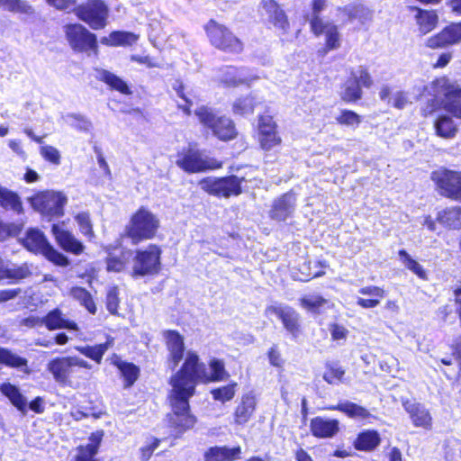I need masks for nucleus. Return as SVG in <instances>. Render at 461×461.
Listing matches in <instances>:
<instances>
[{"mask_svg": "<svg viewBox=\"0 0 461 461\" xmlns=\"http://www.w3.org/2000/svg\"><path fill=\"white\" fill-rule=\"evenodd\" d=\"M169 384V401L174 412L171 422L181 433L193 428L196 422L195 417L189 413V399L194 394V384L192 379L182 378L181 374L173 375Z\"/></svg>", "mask_w": 461, "mask_h": 461, "instance_id": "obj_1", "label": "nucleus"}, {"mask_svg": "<svg viewBox=\"0 0 461 461\" xmlns=\"http://www.w3.org/2000/svg\"><path fill=\"white\" fill-rule=\"evenodd\" d=\"M426 91L433 99L424 109L425 115L432 113L435 109L442 105L445 110L461 118V88L450 82L447 77H439L426 86Z\"/></svg>", "mask_w": 461, "mask_h": 461, "instance_id": "obj_2", "label": "nucleus"}, {"mask_svg": "<svg viewBox=\"0 0 461 461\" xmlns=\"http://www.w3.org/2000/svg\"><path fill=\"white\" fill-rule=\"evenodd\" d=\"M209 368L210 373H207L205 366L200 362L198 355L193 351H188L181 369L176 374H181L182 378L192 379L194 384V392L195 386L199 382L223 381L230 376L225 370L222 360L212 358L209 361Z\"/></svg>", "mask_w": 461, "mask_h": 461, "instance_id": "obj_3", "label": "nucleus"}, {"mask_svg": "<svg viewBox=\"0 0 461 461\" xmlns=\"http://www.w3.org/2000/svg\"><path fill=\"white\" fill-rule=\"evenodd\" d=\"M91 367L87 361L76 356L55 357L47 365V370L52 375L56 383L74 389L80 387L79 379H86L79 369Z\"/></svg>", "mask_w": 461, "mask_h": 461, "instance_id": "obj_4", "label": "nucleus"}, {"mask_svg": "<svg viewBox=\"0 0 461 461\" xmlns=\"http://www.w3.org/2000/svg\"><path fill=\"white\" fill-rule=\"evenodd\" d=\"M159 228V219L153 212L140 207L131 217L124 229V236L134 245L147 240L153 239Z\"/></svg>", "mask_w": 461, "mask_h": 461, "instance_id": "obj_5", "label": "nucleus"}, {"mask_svg": "<svg viewBox=\"0 0 461 461\" xmlns=\"http://www.w3.org/2000/svg\"><path fill=\"white\" fill-rule=\"evenodd\" d=\"M210 43L227 53L239 54L243 50L242 41L227 27L210 20L204 26Z\"/></svg>", "mask_w": 461, "mask_h": 461, "instance_id": "obj_6", "label": "nucleus"}, {"mask_svg": "<svg viewBox=\"0 0 461 461\" xmlns=\"http://www.w3.org/2000/svg\"><path fill=\"white\" fill-rule=\"evenodd\" d=\"M199 122L206 128L212 130L214 136L221 140H229L237 135L233 122L226 117L215 113L211 108L201 106L194 112Z\"/></svg>", "mask_w": 461, "mask_h": 461, "instance_id": "obj_7", "label": "nucleus"}, {"mask_svg": "<svg viewBox=\"0 0 461 461\" xmlns=\"http://www.w3.org/2000/svg\"><path fill=\"white\" fill-rule=\"evenodd\" d=\"M248 182L244 176H230L227 177H205L199 181L198 185L207 194L229 198L242 193L241 184Z\"/></svg>", "mask_w": 461, "mask_h": 461, "instance_id": "obj_8", "label": "nucleus"}, {"mask_svg": "<svg viewBox=\"0 0 461 461\" xmlns=\"http://www.w3.org/2000/svg\"><path fill=\"white\" fill-rule=\"evenodd\" d=\"M161 249L155 244L149 245L145 249L136 250L132 265V276H153L159 272Z\"/></svg>", "mask_w": 461, "mask_h": 461, "instance_id": "obj_9", "label": "nucleus"}, {"mask_svg": "<svg viewBox=\"0 0 461 461\" xmlns=\"http://www.w3.org/2000/svg\"><path fill=\"white\" fill-rule=\"evenodd\" d=\"M23 244L28 250L44 255L56 265L64 267L68 264V258L57 251L49 243L44 234L37 229H31L27 231Z\"/></svg>", "mask_w": 461, "mask_h": 461, "instance_id": "obj_10", "label": "nucleus"}, {"mask_svg": "<svg viewBox=\"0 0 461 461\" xmlns=\"http://www.w3.org/2000/svg\"><path fill=\"white\" fill-rule=\"evenodd\" d=\"M66 39L74 51L98 53V44L95 34L79 23L64 26Z\"/></svg>", "mask_w": 461, "mask_h": 461, "instance_id": "obj_11", "label": "nucleus"}, {"mask_svg": "<svg viewBox=\"0 0 461 461\" xmlns=\"http://www.w3.org/2000/svg\"><path fill=\"white\" fill-rule=\"evenodd\" d=\"M74 12L93 30H101L107 24L109 8L103 0H87L78 5Z\"/></svg>", "mask_w": 461, "mask_h": 461, "instance_id": "obj_12", "label": "nucleus"}, {"mask_svg": "<svg viewBox=\"0 0 461 461\" xmlns=\"http://www.w3.org/2000/svg\"><path fill=\"white\" fill-rule=\"evenodd\" d=\"M176 164L187 173L213 170L222 167V163L221 161L194 149H188L182 154H179Z\"/></svg>", "mask_w": 461, "mask_h": 461, "instance_id": "obj_13", "label": "nucleus"}, {"mask_svg": "<svg viewBox=\"0 0 461 461\" xmlns=\"http://www.w3.org/2000/svg\"><path fill=\"white\" fill-rule=\"evenodd\" d=\"M30 201L32 206L41 214L60 217L64 214L68 199L60 192L45 191L33 195Z\"/></svg>", "mask_w": 461, "mask_h": 461, "instance_id": "obj_14", "label": "nucleus"}, {"mask_svg": "<svg viewBox=\"0 0 461 461\" xmlns=\"http://www.w3.org/2000/svg\"><path fill=\"white\" fill-rule=\"evenodd\" d=\"M430 177L444 195L461 201V172L442 168L432 172Z\"/></svg>", "mask_w": 461, "mask_h": 461, "instance_id": "obj_15", "label": "nucleus"}, {"mask_svg": "<svg viewBox=\"0 0 461 461\" xmlns=\"http://www.w3.org/2000/svg\"><path fill=\"white\" fill-rule=\"evenodd\" d=\"M266 314H275L282 321L285 329L297 339L301 333L300 314L291 306L283 303H275L267 306Z\"/></svg>", "mask_w": 461, "mask_h": 461, "instance_id": "obj_16", "label": "nucleus"}, {"mask_svg": "<svg viewBox=\"0 0 461 461\" xmlns=\"http://www.w3.org/2000/svg\"><path fill=\"white\" fill-rule=\"evenodd\" d=\"M258 79L246 68L224 67L219 69L217 80L226 86L249 85Z\"/></svg>", "mask_w": 461, "mask_h": 461, "instance_id": "obj_17", "label": "nucleus"}, {"mask_svg": "<svg viewBox=\"0 0 461 461\" xmlns=\"http://www.w3.org/2000/svg\"><path fill=\"white\" fill-rule=\"evenodd\" d=\"M259 143L264 150H271L282 140L276 131V123L270 115H262L258 120Z\"/></svg>", "mask_w": 461, "mask_h": 461, "instance_id": "obj_18", "label": "nucleus"}, {"mask_svg": "<svg viewBox=\"0 0 461 461\" xmlns=\"http://www.w3.org/2000/svg\"><path fill=\"white\" fill-rule=\"evenodd\" d=\"M402 404L415 427L429 429L432 417L426 406L414 399H402Z\"/></svg>", "mask_w": 461, "mask_h": 461, "instance_id": "obj_19", "label": "nucleus"}, {"mask_svg": "<svg viewBox=\"0 0 461 461\" xmlns=\"http://www.w3.org/2000/svg\"><path fill=\"white\" fill-rule=\"evenodd\" d=\"M164 339L169 352L168 366L173 370L183 359L185 349L184 338L177 331L167 330L164 332Z\"/></svg>", "mask_w": 461, "mask_h": 461, "instance_id": "obj_20", "label": "nucleus"}, {"mask_svg": "<svg viewBox=\"0 0 461 461\" xmlns=\"http://www.w3.org/2000/svg\"><path fill=\"white\" fill-rule=\"evenodd\" d=\"M295 203L296 197L294 193L284 194L273 202L269 216L271 219L278 221H285L293 214Z\"/></svg>", "mask_w": 461, "mask_h": 461, "instance_id": "obj_21", "label": "nucleus"}, {"mask_svg": "<svg viewBox=\"0 0 461 461\" xmlns=\"http://www.w3.org/2000/svg\"><path fill=\"white\" fill-rule=\"evenodd\" d=\"M51 231L56 241L64 250L76 255L83 252L84 245L70 231L64 228V224H53Z\"/></svg>", "mask_w": 461, "mask_h": 461, "instance_id": "obj_22", "label": "nucleus"}, {"mask_svg": "<svg viewBox=\"0 0 461 461\" xmlns=\"http://www.w3.org/2000/svg\"><path fill=\"white\" fill-rule=\"evenodd\" d=\"M262 15H267V21L276 29L286 32L288 28V21L285 14L274 0H262Z\"/></svg>", "mask_w": 461, "mask_h": 461, "instance_id": "obj_23", "label": "nucleus"}, {"mask_svg": "<svg viewBox=\"0 0 461 461\" xmlns=\"http://www.w3.org/2000/svg\"><path fill=\"white\" fill-rule=\"evenodd\" d=\"M310 428L316 438H333L339 430V422L335 419L316 417L311 420Z\"/></svg>", "mask_w": 461, "mask_h": 461, "instance_id": "obj_24", "label": "nucleus"}, {"mask_svg": "<svg viewBox=\"0 0 461 461\" xmlns=\"http://www.w3.org/2000/svg\"><path fill=\"white\" fill-rule=\"evenodd\" d=\"M257 406V401L252 393H246L241 397L240 402L236 407L234 412V421L236 424L243 425L252 417Z\"/></svg>", "mask_w": 461, "mask_h": 461, "instance_id": "obj_25", "label": "nucleus"}, {"mask_svg": "<svg viewBox=\"0 0 461 461\" xmlns=\"http://www.w3.org/2000/svg\"><path fill=\"white\" fill-rule=\"evenodd\" d=\"M240 447H213L209 448L204 455L205 461H234L240 458Z\"/></svg>", "mask_w": 461, "mask_h": 461, "instance_id": "obj_26", "label": "nucleus"}, {"mask_svg": "<svg viewBox=\"0 0 461 461\" xmlns=\"http://www.w3.org/2000/svg\"><path fill=\"white\" fill-rule=\"evenodd\" d=\"M41 322H44V325L50 330L58 329H77V324L65 319L59 309L50 312L44 318H42Z\"/></svg>", "mask_w": 461, "mask_h": 461, "instance_id": "obj_27", "label": "nucleus"}, {"mask_svg": "<svg viewBox=\"0 0 461 461\" xmlns=\"http://www.w3.org/2000/svg\"><path fill=\"white\" fill-rule=\"evenodd\" d=\"M114 339L108 337L104 343L97 344L95 346L78 347L77 349L86 357L95 361L97 364L102 362L103 356L105 352L113 346Z\"/></svg>", "mask_w": 461, "mask_h": 461, "instance_id": "obj_28", "label": "nucleus"}, {"mask_svg": "<svg viewBox=\"0 0 461 461\" xmlns=\"http://www.w3.org/2000/svg\"><path fill=\"white\" fill-rule=\"evenodd\" d=\"M331 411H339L347 414L349 418L357 420H365L371 417V413L363 406L351 402H340L335 406L327 408Z\"/></svg>", "mask_w": 461, "mask_h": 461, "instance_id": "obj_29", "label": "nucleus"}, {"mask_svg": "<svg viewBox=\"0 0 461 461\" xmlns=\"http://www.w3.org/2000/svg\"><path fill=\"white\" fill-rule=\"evenodd\" d=\"M139 36L128 32H113L108 36L101 38V43L106 46H131Z\"/></svg>", "mask_w": 461, "mask_h": 461, "instance_id": "obj_30", "label": "nucleus"}, {"mask_svg": "<svg viewBox=\"0 0 461 461\" xmlns=\"http://www.w3.org/2000/svg\"><path fill=\"white\" fill-rule=\"evenodd\" d=\"M0 364L28 373V361L8 348H0Z\"/></svg>", "mask_w": 461, "mask_h": 461, "instance_id": "obj_31", "label": "nucleus"}, {"mask_svg": "<svg viewBox=\"0 0 461 461\" xmlns=\"http://www.w3.org/2000/svg\"><path fill=\"white\" fill-rule=\"evenodd\" d=\"M380 436L375 430H366L361 432L354 442L358 450L371 451L380 444Z\"/></svg>", "mask_w": 461, "mask_h": 461, "instance_id": "obj_32", "label": "nucleus"}, {"mask_svg": "<svg viewBox=\"0 0 461 461\" xmlns=\"http://www.w3.org/2000/svg\"><path fill=\"white\" fill-rule=\"evenodd\" d=\"M96 72V78L106 83L113 89H115L124 95L131 93L127 84L116 75L104 69H97Z\"/></svg>", "mask_w": 461, "mask_h": 461, "instance_id": "obj_33", "label": "nucleus"}, {"mask_svg": "<svg viewBox=\"0 0 461 461\" xmlns=\"http://www.w3.org/2000/svg\"><path fill=\"white\" fill-rule=\"evenodd\" d=\"M437 220L443 225L452 228H461V208L452 207L438 213Z\"/></svg>", "mask_w": 461, "mask_h": 461, "instance_id": "obj_34", "label": "nucleus"}, {"mask_svg": "<svg viewBox=\"0 0 461 461\" xmlns=\"http://www.w3.org/2000/svg\"><path fill=\"white\" fill-rule=\"evenodd\" d=\"M416 21L419 25V31L422 34L431 32L438 23V15L434 11L418 10Z\"/></svg>", "mask_w": 461, "mask_h": 461, "instance_id": "obj_35", "label": "nucleus"}, {"mask_svg": "<svg viewBox=\"0 0 461 461\" xmlns=\"http://www.w3.org/2000/svg\"><path fill=\"white\" fill-rule=\"evenodd\" d=\"M0 391L15 407H17V409L20 411H24L26 409V399L15 385L10 383H5L0 386Z\"/></svg>", "mask_w": 461, "mask_h": 461, "instance_id": "obj_36", "label": "nucleus"}, {"mask_svg": "<svg viewBox=\"0 0 461 461\" xmlns=\"http://www.w3.org/2000/svg\"><path fill=\"white\" fill-rule=\"evenodd\" d=\"M0 205L5 209L13 210L18 213L23 211V205L19 196L0 185Z\"/></svg>", "mask_w": 461, "mask_h": 461, "instance_id": "obj_37", "label": "nucleus"}, {"mask_svg": "<svg viewBox=\"0 0 461 461\" xmlns=\"http://www.w3.org/2000/svg\"><path fill=\"white\" fill-rule=\"evenodd\" d=\"M114 364L117 366L122 376L124 379V387H131L138 379L140 372L139 368L131 363H127L121 360H116Z\"/></svg>", "mask_w": 461, "mask_h": 461, "instance_id": "obj_38", "label": "nucleus"}, {"mask_svg": "<svg viewBox=\"0 0 461 461\" xmlns=\"http://www.w3.org/2000/svg\"><path fill=\"white\" fill-rule=\"evenodd\" d=\"M436 132L442 138H452L456 131V125L448 115H441L435 122Z\"/></svg>", "mask_w": 461, "mask_h": 461, "instance_id": "obj_39", "label": "nucleus"}, {"mask_svg": "<svg viewBox=\"0 0 461 461\" xmlns=\"http://www.w3.org/2000/svg\"><path fill=\"white\" fill-rule=\"evenodd\" d=\"M31 274V271L27 265H22L19 267H7L0 262V280L11 279L20 280L26 278Z\"/></svg>", "mask_w": 461, "mask_h": 461, "instance_id": "obj_40", "label": "nucleus"}, {"mask_svg": "<svg viewBox=\"0 0 461 461\" xmlns=\"http://www.w3.org/2000/svg\"><path fill=\"white\" fill-rule=\"evenodd\" d=\"M301 307L313 313H320L328 300L317 294H307L299 300Z\"/></svg>", "mask_w": 461, "mask_h": 461, "instance_id": "obj_41", "label": "nucleus"}, {"mask_svg": "<svg viewBox=\"0 0 461 461\" xmlns=\"http://www.w3.org/2000/svg\"><path fill=\"white\" fill-rule=\"evenodd\" d=\"M71 296L79 302L90 313L96 312V306L91 294L82 287H74L70 291Z\"/></svg>", "mask_w": 461, "mask_h": 461, "instance_id": "obj_42", "label": "nucleus"}, {"mask_svg": "<svg viewBox=\"0 0 461 461\" xmlns=\"http://www.w3.org/2000/svg\"><path fill=\"white\" fill-rule=\"evenodd\" d=\"M326 3V0H312V14L310 19V24L312 32L316 36L321 34V25L324 22L320 18V14L325 9Z\"/></svg>", "mask_w": 461, "mask_h": 461, "instance_id": "obj_43", "label": "nucleus"}, {"mask_svg": "<svg viewBox=\"0 0 461 461\" xmlns=\"http://www.w3.org/2000/svg\"><path fill=\"white\" fill-rule=\"evenodd\" d=\"M321 33L326 35V47L335 50L339 47V33L336 25L330 23H322L321 25Z\"/></svg>", "mask_w": 461, "mask_h": 461, "instance_id": "obj_44", "label": "nucleus"}, {"mask_svg": "<svg viewBox=\"0 0 461 461\" xmlns=\"http://www.w3.org/2000/svg\"><path fill=\"white\" fill-rule=\"evenodd\" d=\"M131 255L130 250L121 251L119 256L110 253L107 258V270L120 272L125 268Z\"/></svg>", "mask_w": 461, "mask_h": 461, "instance_id": "obj_45", "label": "nucleus"}, {"mask_svg": "<svg viewBox=\"0 0 461 461\" xmlns=\"http://www.w3.org/2000/svg\"><path fill=\"white\" fill-rule=\"evenodd\" d=\"M256 106L255 98L248 95L237 99L232 105L233 113L240 115L250 114L254 112Z\"/></svg>", "mask_w": 461, "mask_h": 461, "instance_id": "obj_46", "label": "nucleus"}, {"mask_svg": "<svg viewBox=\"0 0 461 461\" xmlns=\"http://www.w3.org/2000/svg\"><path fill=\"white\" fill-rule=\"evenodd\" d=\"M399 257L402 262V264L407 267L409 270H411L412 273H414L416 276H418L421 279H426L427 275L423 267L420 266V263H418L416 260H414L405 250L402 249L399 251Z\"/></svg>", "mask_w": 461, "mask_h": 461, "instance_id": "obj_47", "label": "nucleus"}, {"mask_svg": "<svg viewBox=\"0 0 461 461\" xmlns=\"http://www.w3.org/2000/svg\"><path fill=\"white\" fill-rule=\"evenodd\" d=\"M0 7L12 13H32V6L23 0H0Z\"/></svg>", "mask_w": 461, "mask_h": 461, "instance_id": "obj_48", "label": "nucleus"}, {"mask_svg": "<svg viewBox=\"0 0 461 461\" xmlns=\"http://www.w3.org/2000/svg\"><path fill=\"white\" fill-rule=\"evenodd\" d=\"M350 19H357L362 24L371 21L372 11L363 5H357L346 8Z\"/></svg>", "mask_w": 461, "mask_h": 461, "instance_id": "obj_49", "label": "nucleus"}, {"mask_svg": "<svg viewBox=\"0 0 461 461\" xmlns=\"http://www.w3.org/2000/svg\"><path fill=\"white\" fill-rule=\"evenodd\" d=\"M237 385V383H231L225 386L212 390L211 393L212 398L215 401H219L221 402L230 401L236 393Z\"/></svg>", "mask_w": 461, "mask_h": 461, "instance_id": "obj_50", "label": "nucleus"}, {"mask_svg": "<svg viewBox=\"0 0 461 461\" xmlns=\"http://www.w3.org/2000/svg\"><path fill=\"white\" fill-rule=\"evenodd\" d=\"M361 88L358 83L352 78L348 80L341 94L342 99L347 102H355L361 98Z\"/></svg>", "mask_w": 461, "mask_h": 461, "instance_id": "obj_51", "label": "nucleus"}, {"mask_svg": "<svg viewBox=\"0 0 461 461\" xmlns=\"http://www.w3.org/2000/svg\"><path fill=\"white\" fill-rule=\"evenodd\" d=\"M65 121L72 127L82 131L88 132L92 129L91 122L79 114L68 113L65 116Z\"/></svg>", "mask_w": 461, "mask_h": 461, "instance_id": "obj_52", "label": "nucleus"}, {"mask_svg": "<svg viewBox=\"0 0 461 461\" xmlns=\"http://www.w3.org/2000/svg\"><path fill=\"white\" fill-rule=\"evenodd\" d=\"M75 220L79 227L80 231L90 240L95 238L92 221L87 212H80L76 215Z\"/></svg>", "mask_w": 461, "mask_h": 461, "instance_id": "obj_53", "label": "nucleus"}, {"mask_svg": "<svg viewBox=\"0 0 461 461\" xmlns=\"http://www.w3.org/2000/svg\"><path fill=\"white\" fill-rule=\"evenodd\" d=\"M427 46L430 49H437V48H444L448 45L453 44L449 34L445 28L443 31H441L438 34L430 37L427 41Z\"/></svg>", "mask_w": 461, "mask_h": 461, "instance_id": "obj_54", "label": "nucleus"}, {"mask_svg": "<svg viewBox=\"0 0 461 461\" xmlns=\"http://www.w3.org/2000/svg\"><path fill=\"white\" fill-rule=\"evenodd\" d=\"M337 122L348 127H357L361 122L360 116L353 111L343 110L341 113L336 117Z\"/></svg>", "mask_w": 461, "mask_h": 461, "instance_id": "obj_55", "label": "nucleus"}, {"mask_svg": "<svg viewBox=\"0 0 461 461\" xmlns=\"http://www.w3.org/2000/svg\"><path fill=\"white\" fill-rule=\"evenodd\" d=\"M41 155L49 162L54 164V165H59L60 164V153L53 146L50 145H45L41 147Z\"/></svg>", "mask_w": 461, "mask_h": 461, "instance_id": "obj_56", "label": "nucleus"}, {"mask_svg": "<svg viewBox=\"0 0 461 461\" xmlns=\"http://www.w3.org/2000/svg\"><path fill=\"white\" fill-rule=\"evenodd\" d=\"M118 294L119 293L116 287H112L107 292L106 308L112 314H117V310L120 303Z\"/></svg>", "mask_w": 461, "mask_h": 461, "instance_id": "obj_57", "label": "nucleus"}, {"mask_svg": "<svg viewBox=\"0 0 461 461\" xmlns=\"http://www.w3.org/2000/svg\"><path fill=\"white\" fill-rule=\"evenodd\" d=\"M352 79L356 80L359 86L370 87L373 85L371 76L366 69L363 68H360L358 70L352 73Z\"/></svg>", "mask_w": 461, "mask_h": 461, "instance_id": "obj_58", "label": "nucleus"}, {"mask_svg": "<svg viewBox=\"0 0 461 461\" xmlns=\"http://www.w3.org/2000/svg\"><path fill=\"white\" fill-rule=\"evenodd\" d=\"M358 292H359V294H361L363 295H368L371 298H375V299H379V300L384 298L385 295L384 290L383 288H381L379 286H375V285L364 286V287L360 288Z\"/></svg>", "mask_w": 461, "mask_h": 461, "instance_id": "obj_59", "label": "nucleus"}, {"mask_svg": "<svg viewBox=\"0 0 461 461\" xmlns=\"http://www.w3.org/2000/svg\"><path fill=\"white\" fill-rule=\"evenodd\" d=\"M393 105L397 109L404 108L408 104L411 102L409 100L408 94L406 92L399 91L393 94Z\"/></svg>", "mask_w": 461, "mask_h": 461, "instance_id": "obj_60", "label": "nucleus"}, {"mask_svg": "<svg viewBox=\"0 0 461 461\" xmlns=\"http://www.w3.org/2000/svg\"><path fill=\"white\" fill-rule=\"evenodd\" d=\"M330 331L333 340L346 339L348 330L342 325L334 323L330 326Z\"/></svg>", "mask_w": 461, "mask_h": 461, "instance_id": "obj_61", "label": "nucleus"}, {"mask_svg": "<svg viewBox=\"0 0 461 461\" xmlns=\"http://www.w3.org/2000/svg\"><path fill=\"white\" fill-rule=\"evenodd\" d=\"M20 228L14 224H5L0 222V240H4L9 236L16 235Z\"/></svg>", "mask_w": 461, "mask_h": 461, "instance_id": "obj_62", "label": "nucleus"}, {"mask_svg": "<svg viewBox=\"0 0 461 461\" xmlns=\"http://www.w3.org/2000/svg\"><path fill=\"white\" fill-rule=\"evenodd\" d=\"M344 375V371L340 368H332L326 374H324L323 378L329 384H334L342 379Z\"/></svg>", "mask_w": 461, "mask_h": 461, "instance_id": "obj_63", "label": "nucleus"}, {"mask_svg": "<svg viewBox=\"0 0 461 461\" xmlns=\"http://www.w3.org/2000/svg\"><path fill=\"white\" fill-rule=\"evenodd\" d=\"M446 29L453 44L461 41V23L451 24Z\"/></svg>", "mask_w": 461, "mask_h": 461, "instance_id": "obj_64", "label": "nucleus"}]
</instances>
